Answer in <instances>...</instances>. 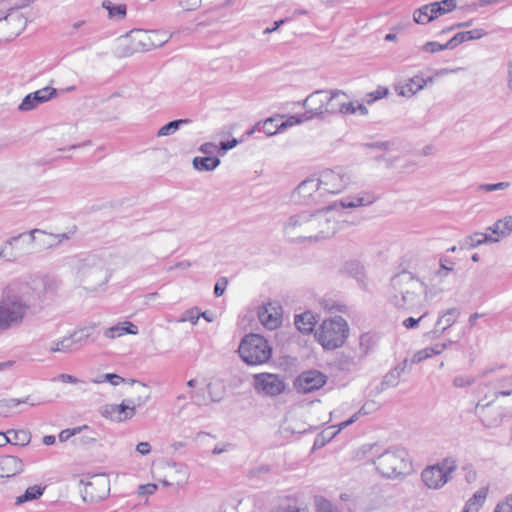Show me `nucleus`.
Returning a JSON list of instances; mask_svg holds the SVG:
<instances>
[{"label": "nucleus", "instance_id": "obj_27", "mask_svg": "<svg viewBox=\"0 0 512 512\" xmlns=\"http://www.w3.org/2000/svg\"><path fill=\"white\" fill-rule=\"evenodd\" d=\"M138 333V327L130 321L120 322L112 327L105 330L104 335L109 339H115L124 334L136 335Z\"/></svg>", "mask_w": 512, "mask_h": 512}, {"label": "nucleus", "instance_id": "obj_26", "mask_svg": "<svg viewBox=\"0 0 512 512\" xmlns=\"http://www.w3.org/2000/svg\"><path fill=\"white\" fill-rule=\"evenodd\" d=\"M378 409V405L375 401H368L364 403V405L359 409L358 412L353 414L348 420L341 422L337 426L333 428H337L335 432L332 433L331 437H335L340 431L355 423L360 416L371 414L372 412Z\"/></svg>", "mask_w": 512, "mask_h": 512}, {"label": "nucleus", "instance_id": "obj_14", "mask_svg": "<svg viewBox=\"0 0 512 512\" xmlns=\"http://www.w3.org/2000/svg\"><path fill=\"white\" fill-rule=\"evenodd\" d=\"M255 389L269 396H277L285 389V384L276 374L261 373L254 376Z\"/></svg>", "mask_w": 512, "mask_h": 512}, {"label": "nucleus", "instance_id": "obj_52", "mask_svg": "<svg viewBox=\"0 0 512 512\" xmlns=\"http://www.w3.org/2000/svg\"><path fill=\"white\" fill-rule=\"evenodd\" d=\"M373 344H374V336L373 335H371L369 333H365L360 336L359 345H360V348L362 349L363 354H367L369 349L373 346Z\"/></svg>", "mask_w": 512, "mask_h": 512}, {"label": "nucleus", "instance_id": "obj_39", "mask_svg": "<svg viewBox=\"0 0 512 512\" xmlns=\"http://www.w3.org/2000/svg\"><path fill=\"white\" fill-rule=\"evenodd\" d=\"M433 12L434 11L431 9V3L426 4L414 11L413 19L417 24H427L436 19Z\"/></svg>", "mask_w": 512, "mask_h": 512}, {"label": "nucleus", "instance_id": "obj_64", "mask_svg": "<svg viewBox=\"0 0 512 512\" xmlns=\"http://www.w3.org/2000/svg\"><path fill=\"white\" fill-rule=\"evenodd\" d=\"M507 86L512 92V60L507 63Z\"/></svg>", "mask_w": 512, "mask_h": 512}, {"label": "nucleus", "instance_id": "obj_47", "mask_svg": "<svg viewBox=\"0 0 512 512\" xmlns=\"http://www.w3.org/2000/svg\"><path fill=\"white\" fill-rule=\"evenodd\" d=\"M389 93L388 88L386 87H378L375 91L367 93L364 98V102L368 105L373 104L375 101L386 97Z\"/></svg>", "mask_w": 512, "mask_h": 512}, {"label": "nucleus", "instance_id": "obj_43", "mask_svg": "<svg viewBox=\"0 0 512 512\" xmlns=\"http://www.w3.org/2000/svg\"><path fill=\"white\" fill-rule=\"evenodd\" d=\"M189 120L188 119H177V120H173V121H170L168 122L167 124H165L164 126H162L158 132H157V136L158 137H163V136H169V135H172L174 134L182 125L188 123Z\"/></svg>", "mask_w": 512, "mask_h": 512}, {"label": "nucleus", "instance_id": "obj_8", "mask_svg": "<svg viewBox=\"0 0 512 512\" xmlns=\"http://www.w3.org/2000/svg\"><path fill=\"white\" fill-rule=\"evenodd\" d=\"M457 468V460L447 457L435 465L425 468L421 473L424 484L430 489H440L452 479V473Z\"/></svg>", "mask_w": 512, "mask_h": 512}, {"label": "nucleus", "instance_id": "obj_7", "mask_svg": "<svg viewBox=\"0 0 512 512\" xmlns=\"http://www.w3.org/2000/svg\"><path fill=\"white\" fill-rule=\"evenodd\" d=\"M241 359L248 365H261L272 356V348L268 341L259 334L246 335L238 348Z\"/></svg>", "mask_w": 512, "mask_h": 512}, {"label": "nucleus", "instance_id": "obj_33", "mask_svg": "<svg viewBox=\"0 0 512 512\" xmlns=\"http://www.w3.org/2000/svg\"><path fill=\"white\" fill-rule=\"evenodd\" d=\"M488 495V488L479 489L465 504L462 512H478L485 503Z\"/></svg>", "mask_w": 512, "mask_h": 512}, {"label": "nucleus", "instance_id": "obj_15", "mask_svg": "<svg viewBox=\"0 0 512 512\" xmlns=\"http://www.w3.org/2000/svg\"><path fill=\"white\" fill-rule=\"evenodd\" d=\"M327 381L326 375L317 371L309 370L301 373L295 380V387L300 393H310L320 389Z\"/></svg>", "mask_w": 512, "mask_h": 512}, {"label": "nucleus", "instance_id": "obj_11", "mask_svg": "<svg viewBox=\"0 0 512 512\" xmlns=\"http://www.w3.org/2000/svg\"><path fill=\"white\" fill-rule=\"evenodd\" d=\"M321 187L318 177L305 179L295 188L292 197L306 205L321 204L326 199Z\"/></svg>", "mask_w": 512, "mask_h": 512}, {"label": "nucleus", "instance_id": "obj_54", "mask_svg": "<svg viewBox=\"0 0 512 512\" xmlns=\"http://www.w3.org/2000/svg\"><path fill=\"white\" fill-rule=\"evenodd\" d=\"M88 427L86 425L76 427L73 429H64L59 434V440L60 442H66L68 439H70L72 436L79 434L83 429H87Z\"/></svg>", "mask_w": 512, "mask_h": 512}, {"label": "nucleus", "instance_id": "obj_50", "mask_svg": "<svg viewBox=\"0 0 512 512\" xmlns=\"http://www.w3.org/2000/svg\"><path fill=\"white\" fill-rule=\"evenodd\" d=\"M510 187L509 182H498L493 184H481L478 186V190L485 192L502 191Z\"/></svg>", "mask_w": 512, "mask_h": 512}, {"label": "nucleus", "instance_id": "obj_9", "mask_svg": "<svg viewBox=\"0 0 512 512\" xmlns=\"http://www.w3.org/2000/svg\"><path fill=\"white\" fill-rule=\"evenodd\" d=\"M310 212L303 211L291 215L283 226L285 237L292 241L311 240Z\"/></svg>", "mask_w": 512, "mask_h": 512}, {"label": "nucleus", "instance_id": "obj_32", "mask_svg": "<svg viewBox=\"0 0 512 512\" xmlns=\"http://www.w3.org/2000/svg\"><path fill=\"white\" fill-rule=\"evenodd\" d=\"M316 317L310 311L295 316L294 324L296 328L305 334L311 333L316 325Z\"/></svg>", "mask_w": 512, "mask_h": 512}, {"label": "nucleus", "instance_id": "obj_49", "mask_svg": "<svg viewBox=\"0 0 512 512\" xmlns=\"http://www.w3.org/2000/svg\"><path fill=\"white\" fill-rule=\"evenodd\" d=\"M475 383V378L468 375H458L453 379V386L456 388H466Z\"/></svg>", "mask_w": 512, "mask_h": 512}, {"label": "nucleus", "instance_id": "obj_5", "mask_svg": "<svg viewBox=\"0 0 512 512\" xmlns=\"http://www.w3.org/2000/svg\"><path fill=\"white\" fill-rule=\"evenodd\" d=\"M74 269L79 284L87 291L99 290L110 278L104 259L97 255H86L77 259Z\"/></svg>", "mask_w": 512, "mask_h": 512}, {"label": "nucleus", "instance_id": "obj_63", "mask_svg": "<svg viewBox=\"0 0 512 512\" xmlns=\"http://www.w3.org/2000/svg\"><path fill=\"white\" fill-rule=\"evenodd\" d=\"M238 144L237 139H232L229 141H222L220 143V149L225 153L226 151L234 148Z\"/></svg>", "mask_w": 512, "mask_h": 512}, {"label": "nucleus", "instance_id": "obj_53", "mask_svg": "<svg viewBox=\"0 0 512 512\" xmlns=\"http://www.w3.org/2000/svg\"><path fill=\"white\" fill-rule=\"evenodd\" d=\"M274 122L273 118H268L264 121L263 131L266 135L272 136L281 130L280 125H276Z\"/></svg>", "mask_w": 512, "mask_h": 512}, {"label": "nucleus", "instance_id": "obj_41", "mask_svg": "<svg viewBox=\"0 0 512 512\" xmlns=\"http://www.w3.org/2000/svg\"><path fill=\"white\" fill-rule=\"evenodd\" d=\"M456 7V0H442L431 3V9L434 11L433 15H435V18L453 11Z\"/></svg>", "mask_w": 512, "mask_h": 512}, {"label": "nucleus", "instance_id": "obj_46", "mask_svg": "<svg viewBox=\"0 0 512 512\" xmlns=\"http://www.w3.org/2000/svg\"><path fill=\"white\" fill-rule=\"evenodd\" d=\"M199 318H200V310L197 307H192L183 312L181 317L178 319V322H180V323L190 322L191 324L195 325V324H197Z\"/></svg>", "mask_w": 512, "mask_h": 512}, {"label": "nucleus", "instance_id": "obj_2", "mask_svg": "<svg viewBox=\"0 0 512 512\" xmlns=\"http://www.w3.org/2000/svg\"><path fill=\"white\" fill-rule=\"evenodd\" d=\"M375 200L373 194L362 192L357 196H349L339 202H334L314 213L310 212L311 240L317 241L335 234L341 216V209L371 205Z\"/></svg>", "mask_w": 512, "mask_h": 512}, {"label": "nucleus", "instance_id": "obj_38", "mask_svg": "<svg viewBox=\"0 0 512 512\" xmlns=\"http://www.w3.org/2000/svg\"><path fill=\"white\" fill-rule=\"evenodd\" d=\"M102 7L107 10L108 17L111 20H122L126 16V5L119 4L115 5L110 0H104L102 2Z\"/></svg>", "mask_w": 512, "mask_h": 512}, {"label": "nucleus", "instance_id": "obj_60", "mask_svg": "<svg viewBox=\"0 0 512 512\" xmlns=\"http://www.w3.org/2000/svg\"><path fill=\"white\" fill-rule=\"evenodd\" d=\"M103 377H104L105 381H108L109 383H111L114 386L125 381L124 378H122L121 376L114 374V373H107Z\"/></svg>", "mask_w": 512, "mask_h": 512}, {"label": "nucleus", "instance_id": "obj_24", "mask_svg": "<svg viewBox=\"0 0 512 512\" xmlns=\"http://www.w3.org/2000/svg\"><path fill=\"white\" fill-rule=\"evenodd\" d=\"M429 82H432V78L428 79ZM427 80L420 76H415L407 80L404 84L399 85L396 88V91L399 96L403 97H412L418 91L422 90L426 85Z\"/></svg>", "mask_w": 512, "mask_h": 512}, {"label": "nucleus", "instance_id": "obj_17", "mask_svg": "<svg viewBox=\"0 0 512 512\" xmlns=\"http://www.w3.org/2000/svg\"><path fill=\"white\" fill-rule=\"evenodd\" d=\"M57 91L52 87H44L39 89L33 93H30L24 97L21 104L19 105V110L21 111H30L36 108L39 104L45 103L52 99L56 95Z\"/></svg>", "mask_w": 512, "mask_h": 512}, {"label": "nucleus", "instance_id": "obj_44", "mask_svg": "<svg viewBox=\"0 0 512 512\" xmlns=\"http://www.w3.org/2000/svg\"><path fill=\"white\" fill-rule=\"evenodd\" d=\"M43 491H44V489L37 485L28 487L23 495L16 498L15 503L17 505H20L24 502L37 499L43 494Z\"/></svg>", "mask_w": 512, "mask_h": 512}, {"label": "nucleus", "instance_id": "obj_48", "mask_svg": "<svg viewBox=\"0 0 512 512\" xmlns=\"http://www.w3.org/2000/svg\"><path fill=\"white\" fill-rule=\"evenodd\" d=\"M92 329V327H85L71 333L70 337L73 338V345L85 342L90 337Z\"/></svg>", "mask_w": 512, "mask_h": 512}, {"label": "nucleus", "instance_id": "obj_25", "mask_svg": "<svg viewBox=\"0 0 512 512\" xmlns=\"http://www.w3.org/2000/svg\"><path fill=\"white\" fill-rule=\"evenodd\" d=\"M459 315L460 310L458 308H450L439 312V318L436 322L434 333H444L456 322Z\"/></svg>", "mask_w": 512, "mask_h": 512}, {"label": "nucleus", "instance_id": "obj_10", "mask_svg": "<svg viewBox=\"0 0 512 512\" xmlns=\"http://www.w3.org/2000/svg\"><path fill=\"white\" fill-rule=\"evenodd\" d=\"M318 179L325 197L341 193L351 183L350 175L342 168L326 169L319 174Z\"/></svg>", "mask_w": 512, "mask_h": 512}, {"label": "nucleus", "instance_id": "obj_16", "mask_svg": "<svg viewBox=\"0 0 512 512\" xmlns=\"http://www.w3.org/2000/svg\"><path fill=\"white\" fill-rule=\"evenodd\" d=\"M103 417L115 422H122L131 419L136 414V409L130 403L128 398L124 399L121 404H106L100 408Z\"/></svg>", "mask_w": 512, "mask_h": 512}, {"label": "nucleus", "instance_id": "obj_28", "mask_svg": "<svg viewBox=\"0 0 512 512\" xmlns=\"http://www.w3.org/2000/svg\"><path fill=\"white\" fill-rule=\"evenodd\" d=\"M451 344H453V341L449 340L448 342L437 343L432 347H426L422 350H419L413 355L411 362L413 364H417L434 355H439Z\"/></svg>", "mask_w": 512, "mask_h": 512}, {"label": "nucleus", "instance_id": "obj_3", "mask_svg": "<svg viewBox=\"0 0 512 512\" xmlns=\"http://www.w3.org/2000/svg\"><path fill=\"white\" fill-rule=\"evenodd\" d=\"M362 453L377 472L388 479H396L411 470V459L406 449L397 446L385 448L377 443L362 447Z\"/></svg>", "mask_w": 512, "mask_h": 512}, {"label": "nucleus", "instance_id": "obj_45", "mask_svg": "<svg viewBox=\"0 0 512 512\" xmlns=\"http://www.w3.org/2000/svg\"><path fill=\"white\" fill-rule=\"evenodd\" d=\"M512 394V375L504 377L499 381L495 396H508Z\"/></svg>", "mask_w": 512, "mask_h": 512}, {"label": "nucleus", "instance_id": "obj_35", "mask_svg": "<svg viewBox=\"0 0 512 512\" xmlns=\"http://www.w3.org/2000/svg\"><path fill=\"white\" fill-rule=\"evenodd\" d=\"M5 437L8 439V443L18 446H26L30 443L32 435L28 430H8L5 432Z\"/></svg>", "mask_w": 512, "mask_h": 512}, {"label": "nucleus", "instance_id": "obj_57", "mask_svg": "<svg viewBox=\"0 0 512 512\" xmlns=\"http://www.w3.org/2000/svg\"><path fill=\"white\" fill-rule=\"evenodd\" d=\"M426 315L427 313H424L419 318L409 317L403 321V326L407 329L415 328Z\"/></svg>", "mask_w": 512, "mask_h": 512}, {"label": "nucleus", "instance_id": "obj_22", "mask_svg": "<svg viewBox=\"0 0 512 512\" xmlns=\"http://www.w3.org/2000/svg\"><path fill=\"white\" fill-rule=\"evenodd\" d=\"M23 461L11 455H4L0 457V470L3 477H12L23 471Z\"/></svg>", "mask_w": 512, "mask_h": 512}, {"label": "nucleus", "instance_id": "obj_62", "mask_svg": "<svg viewBox=\"0 0 512 512\" xmlns=\"http://www.w3.org/2000/svg\"><path fill=\"white\" fill-rule=\"evenodd\" d=\"M157 489V486L155 484H146V485H141L139 487V494H148V495H151L153 494Z\"/></svg>", "mask_w": 512, "mask_h": 512}, {"label": "nucleus", "instance_id": "obj_29", "mask_svg": "<svg viewBox=\"0 0 512 512\" xmlns=\"http://www.w3.org/2000/svg\"><path fill=\"white\" fill-rule=\"evenodd\" d=\"M487 230L490 231L491 235L497 238L499 242L501 238L512 233V216H506L497 220L492 226L488 227Z\"/></svg>", "mask_w": 512, "mask_h": 512}, {"label": "nucleus", "instance_id": "obj_30", "mask_svg": "<svg viewBox=\"0 0 512 512\" xmlns=\"http://www.w3.org/2000/svg\"><path fill=\"white\" fill-rule=\"evenodd\" d=\"M485 35L486 32L483 29H473L470 31L459 32L448 41V46H450V50H452L463 42L480 39Z\"/></svg>", "mask_w": 512, "mask_h": 512}, {"label": "nucleus", "instance_id": "obj_34", "mask_svg": "<svg viewBox=\"0 0 512 512\" xmlns=\"http://www.w3.org/2000/svg\"><path fill=\"white\" fill-rule=\"evenodd\" d=\"M21 403H26L31 406L39 405V401H34L31 396H28L24 399H3L0 400V416L7 417L9 416L10 410Z\"/></svg>", "mask_w": 512, "mask_h": 512}, {"label": "nucleus", "instance_id": "obj_40", "mask_svg": "<svg viewBox=\"0 0 512 512\" xmlns=\"http://www.w3.org/2000/svg\"><path fill=\"white\" fill-rule=\"evenodd\" d=\"M498 242L497 238H494L491 234H483V233H474L466 238V245L469 248H475L484 243H496Z\"/></svg>", "mask_w": 512, "mask_h": 512}, {"label": "nucleus", "instance_id": "obj_59", "mask_svg": "<svg viewBox=\"0 0 512 512\" xmlns=\"http://www.w3.org/2000/svg\"><path fill=\"white\" fill-rule=\"evenodd\" d=\"M356 103L355 102H347L344 100L341 108L342 112L341 114L348 115V114H355L356 113Z\"/></svg>", "mask_w": 512, "mask_h": 512}, {"label": "nucleus", "instance_id": "obj_36", "mask_svg": "<svg viewBox=\"0 0 512 512\" xmlns=\"http://www.w3.org/2000/svg\"><path fill=\"white\" fill-rule=\"evenodd\" d=\"M220 165V159L214 156L195 157L193 159L194 169L201 172L215 170Z\"/></svg>", "mask_w": 512, "mask_h": 512}, {"label": "nucleus", "instance_id": "obj_18", "mask_svg": "<svg viewBox=\"0 0 512 512\" xmlns=\"http://www.w3.org/2000/svg\"><path fill=\"white\" fill-rule=\"evenodd\" d=\"M328 91L318 90L310 94L304 101L303 106L310 115L306 119L313 117H323V109L327 101Z\"/></svg>", "mask_w": 512, "mask_h": 512}, {"label": "nucleus", "instance_id": "obj_6", "mask_svg": "<svg viewBox=\"0 0 512 512\" xmlns=\"http://www.w3.org/2000/svg\"><path fill=\"white\" fill-rule=\"evenodd\" d=\"M348 335V323L341 316L324 320L315 332L317 341L327 350L341 347L348 338Z\"/></svg>", "mask_w": 512, "mask_h": 512}, {"label": "nucleus", "instance_id": "obj_55", "mask_svg": "<svg viewBox=\"0 0 512 512\" xmlns=\"http://www.w3.org/2000/svg\"><path fill=\"white\" fill-rule=\"evenodd\" d=\"M493 512H512V494L500 501Z\"/></svg>", "mask_w": 512, "mask_h": 512}, {"label": "nucleus", "instance_id": "obj_56", "mask_svg": "<svg viewBox=\"0 0 512 512\" xmlns=\"http://www.w3.org/2000/svg\"><path fill=\"white\" fill-rule=\"evenodd\" d=\"M317 512H334L333 506L329 501L320 499L317 501Z\"/></svg>", "mask_w": 512, "mask_h": 512}, {"label": "nucleus", "instance_id": "obj_61", "mask_svg": "<svg viewBox=\"0 0 512 512\" xmlns=\"http://www.w3.org/2000/svg\"><path fill=\"white\" fill-rule=\"evenodd\" d=\"M136 451L141 455H148L151 452V446L148 442H139L136 445Z\"/></svg>", "mask_w": 512, "mask_h": 512}, {"label": "nucleus", "instance_id": "obj_31", "mask_svg": "<svg viewBox=\"0 0 512 512\" xmlns=\"http://www.w3.org/2000/svg\"><path fill=\"white\" fill-rule=\"evenodd\" d=\"M408 365V361L404 360L400 365L389 371L381 382V390H385L390 387H396L399 384L401 374L405 372Z\"/></svg>", "mask_w": 512, "mask_h": 512}, {"label": "nucleus", "instance_id": "obj_1", "mask_svg": "<svg viewBox=\"0 0 512 512\" xmlns=\"http://www.w3.org/2000/svg\"><path fill=\"white\" fill-rule=\"evenodd\" d=\"M38 299L35 290L27 284L6 288L0 298V332L19 327Z\"/></svg>", "mask_w": 512, "mask_h": 512}, {"label": "nucleus", "instance_id": "obj_21", "mask_svg": "<svg viewBox=\"0 0 512 512\" xmlns=\"http://www.w3.org/2000/svg\"><path fill=\"white\" fill-rule=\"evenodd\" d=\"M132 388L128 397V403L132 404L134 408L141 407L145 405L151 397V391L148 386L145 384L131 380Z\"/></svg>", "mask_w": 512, "mask_h": 512}, {"label": "nucleus", "instance_id": "obj_51", "mask_svg": "<svg viewBox=\"0 0 512 512\" xmlns=\"http://www.w3.org/2000/svg\"><path fill=\"white\" fill-rule=\"evenodd\" d=\"M446 49H450V46H448V42L445 44H439L438 42L430 41L422 46V50L428 53H436Z\"/></svg>", "mask_w": 512, "mask_h": 512}, {"label": "nucleus", "instance_id": "obj_58", "mask_svg": "<svg viewBox=\"0 0 512 512\" xmlns=\"http://www.w3.org/2000/svg\"><path fill=\"white\" fill-rule=\"evenodd\" d=\"M217 149V146L212 143V142H206V143H203L200 147H199V151L205 155H208L210 156L211 154H213Z\"/></svg>", "mask_w": 512, "mask_h": 512}, {"label": "nucleus", "instance_id": "obj_20", "mask_svg": "<svg viewBox=\"0 0 512 512\" xmlns=\"http://www.w3.org/2000/svg\"><path fill=\"white\" fill-rule=\"evenodd\" d=\"M476 412L482 423L487 427L498 426L503 418L502 413L497 408L493 407L490 403L483 404L482 401L478 402Z\"/></svg>", "mask_w": 512, "mask_h": 512}, {"label": "nucleus", "instance_id": "obj_42", "mask_svg": "<svg viewBox=\"0 0 512 512\" xmlns=\"http://www.w3.org/2000/svg\"><path fill=\"white\" fill-rule=\"evenodd\" d=\"M73 338L70 335L63 337L60 340H55L51 342L49 351L52 353L56 352H64L69 353L73 351Z\"/></svg>", "mask_w": 512, "mask_h": 512}, {"label": "nucleus", "instance_id": "obj_12", "mask_svg": "<svg viewBox=\"0 0 512 512\" xmlns=\"http://www.w3.org/2000/svg\"><path fill=\"white\" fill-rule=\"evenodd\" d=\"M83 485L82 497L85 502H98L105 499L110 492V480L105 474H96L87 481L81 480Z\"/></svg>", "mask_w": 512, "mask_h": 512}, {"label": "nucleus", "instance_id": "obj_37", "mask_svg": "<svg viewBox=\"0 0 512 512\" xmlns=\"http://www.w3.org/2000/svg\"><path fill=\"white\" fill-rule=\"evenodd\" d=\"M22 236L23 235L20 234L4 242V244L0 248V259L14 261L20 256V253L14 251V244L17 243Z\"/></svg>", "mask_w": 512, "mask_h": 512}, {"label": "nucleus", "instance_id": "obj_13", "mask_svg": "<svg viewBox=\"0 0 512 512\" xmlns=\"http://www.w3.org/2000/svg\"><path fill=\"white\" fill-rule=\"evenodd\" d=\"M76 228L64 233H48L41 229H33L30 231V239L32 242H36L41 250L52 249L60 246L64 241H68L72 238Z\"/></svg>", "mask_w": 512, "mask_h": 512}, {"label": "nucleus", "instance_id": "obj_23", "mask_svg": "<svg viewBox=\"0 0 512 512\" xmlns=\"http://www.w3.org/2000/svg\"><path fill=\"white\" fill-rule=\"evenodd\" d=\"M342 98H348V95L344 91L339 89L328 91L326 105L325 108L323 109V116L326 114H341V106L344 102Z\"/></svg>", "mask_w": 512, "mask_h": 512}, {"label": "nucleus", "instance_id": "obj_4", "mask_svg": "<svg viewBox=\"0 0 512 512\" xmlns=\"http://www.w3.org/2000/svg\"><path fill=\"white\" fill-rule=\"evenodd\" d=\"M428 295L427 285L409 271H402L390 280L388 299L399 309L414 311L423 306Z\"/></svg>", "mask_w": 512, "mask_h": 512}, {"label": "nucleus", "instance_id": "obj_19", "mask_svg": "<svg viewBox=\"0 0 512 512\" xmlns=\"http://www.w3.org/2000/svg\"><path fill=\"white\" fill-rule=\"evenodd\" d=\"M279 309L280 308L278 306L268 303L267 305L262 306L258 311V318L260 322L269 330L278 328L282 323Z\"/></svg>", "mask_w": 512, "mask_h": 512}]
</instances>
